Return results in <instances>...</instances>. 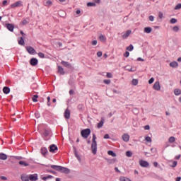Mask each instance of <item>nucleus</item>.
<instances>
[{"label":"nucleus","instance_id":"c85d7f7f","mask_svg":"<svg viewBox=\"0 0 181 181\" xmlns=\"http://www.w3.org/2000/svg\"><path fill=\"white\" fill-rule=\"evenodd\" d=\"M52 178H53V176L47 175L46 177H42V180L46 181V180H47V179H52Z\"/></svg>","mask_w":181,"mask_h":181},{"label":"nucleus","instance_id":"5fc2aeb1","mask_svg":"<svg viewBox=\"0 0 181 181\" xmlns=\"http://www.w3.org/2000/svg\"><path fill=\"white\" fill-rule=\"evenodd\" d=\"M104 139H110V135L108 134H105Z\"/></svg>","mask_w":181,"mask_h":181},{"label":"nucleus","instance_id":"c756f323","mask_svg":"<svg viewBox=\"0 0 181 181\" xmlns=\"http://www.w3.org/2000/svg\"><path fill=\"white\" fill-rule=\"evenodd\" d=\"M18 163L19 165H21V166H29V164L25 161H19Z\"/></svg>","mask_w":181,"mask_h":181},{"label":"nucleus","instance_id":"0e129e2a","mask_svg":"<svg viewBox=\"0 0 181 181\" xmlns=\"http://www.w3.org/2000/svg\"><path fill=\"white\" fill-rule=\"evenodd\" d=\"M76 13V15H80V13H81V11L77 10Z\"/></svg>","mask_w":181,"mask_h":181},{"label":"nucleus","instance_id":"412c9836","mask_svg":"<svg viewBox=\"0 0 181 181\" xmlns=\"http://www.w3.org/2000/svg\"><path fill=\"white\" fill-rule=\"evenodd\" d=\"M18 45H21V46H25V40H23V37H20L18 40Z\"/></svg>","mask_w":181,"mask_h":181},{"label":"nucleus","instance_id":"bb28decb","mask_svg":"<svg viewBox=\"0 0 181 181\" xmlns=\"http://www.w3.org/2000/svg\"><path fill=\"white\" fill-rule=\"evenodd\" d=\"M108 155H110V156H112L113 158H115V156H117V154L115 153H114V151H109L107 152Z\"/></svg>","mask_w":181,"mask_h":181},{"label":"nucleus","instance_id":"e2e57ef3","mask_svg":"<svg viewBox=\"0 0 181 181\" xmlns=\"http://www.w3.org/2000/svg\"><path fill=\"white\" fill-rule=\"evenodd\" d=\"M153 166H154L155 168H158V162H154V163H153Z\"/></svg>","mask_w":181,"mask_h":181},{"label":"nucleus","instance_id":"1a4fd4ad","mask_svg":"<svg viewBox=\"0 0 181 181\" xmlns=\"http://www.w3.org/2000/svg\"><path fill=\"white\" fill-rule=\"evenodd\" d=\"M131 33H132V31H131L130 30H127L124 33H122V39H127L129 36V35H131Z\"/></svg>","mask_w":181,"mask_h":181},{"label":"nucleus","instance_id":"4be33fe9","mask_svg":"<svg viewBox=\"0 0 181 181\" xmlns=\"http://www.w3.org/2000/svg\"><path fill=\"white\" fill-rule=\"evenodd\" d=\"M58 73H59L62 76L64 74V69L62 66H58Z\"/></svg>","mask_w":181,"mask_h":181},{"label":"nucleus","instance_id":"aec40b11","mask_svg":"<svg viewBox=\"0 0 181 181\" xmlns=\"http://www.w3.org/2000/svg\"><path fill=\"white\" fill-rule=\"evenodd\" d=\"M21 180L22 181H29L30 180L29 175H21Z\"/></svg>","mask_w":181,"mask_h":181},{"label":"nucleus","instance_id":"3c124183","mask_svg":"<svg viewBox=\"0 0 181 181\" xmlns=\"http://www.w3.org/2000/svg\"><path fill=\"white\" fill-rule=\"evenodd\" d=\"M75 156L76 158H77L78 160H81V158H80V156H78V154H77V153H75Z\"/></svg>","mask_w":181,"mask_h":181},{"label":"nucleus","instance_id":"c9c22d12","mask_svg":"<svg viewBox=\"0 0 181 181\" xmlns=\"http://www.w3.org/2000/svg\"><path fill=\"white\" fill-rule=\"evenodd\" d=\"M99 39L100 40H101V42H105V36L101 35L99 36Z\"/></svg>","mask_w":181,"mask_h":181},{"label":"nucleus","instance_id":"e433bc0d","mask_svg":"<svg viewBox=\"0 0 181 181\" xmlns=\"http://www.w3.org/2000/svg\"><path fill=\"white\" fill-rule=\"evenodd\" d=\"M132 83L133 86H137V84H138V80H137V79H133V80L132 81Z\"/></svg>","mask_w":181,"mask_h":181},{"label":"nucleus","instance_id":"dca6fc26","mask_svg":"<svg viewBox=\"0 0 181 181\" xmlns=\"http://www.w3.org/2000/svg\"><path fill=\"white\" fill-rule=\"evenodd\" d=\"M0 159L1 160H6L8 159V156L4 153H0Z\"/></svg>","mask_w":181,"mask_h":181},{"label":"nucleus","instance_id":"39448f33","mask_svg":"<svg viewBox=\"0 0 181 181\" xmlns=\"http://www.w3.org/2000/svg\"><path fill=\"white\" fill-rule=\"evenodd\" d=\"M25 49L28 53H29V54H36V50L35 49L34 47L28 46V47H26Z\"/></svg>","mask_w":181,"mask_h":181},{"label":"nucleus","instance_id":"6e6552de","mask_svg":"<svg viewBox=\"0 0 181 181\" xmlns=\"http://www.w3.org/2000/svg\"><path fill=\"white\" fill-rule=\"evenodd\" d=\"M153 90H156V91H159L160 90V83L159 81H156L153 86Z\"/></svg>","mask_w":181,"mask_h":181},{"label":"nucleus","instance_id":"4d7b16f0","mask_svg":"<svg viewBox=\"0 0 181 181\" xmlns=\"http://www.w3.org/2000/svg\"><path fill=\"white\" fill-rule=\"evenodd\" d=\"M92 45L93 46H97V40L92 41Z\"/></svg>","mask_w":181,"mask_h":181},{"label":"nucleus","instance_id":"c03bdc74","mask_svg":"<svg viewBox=\"0 0 181 181\" xmlns=\"http://www.w3.org/2000/svg\"><path fill=\"white\" fill-rule=\"evenodd\" d=\"M145 139L147 142H152V139L150 136H146Z\"/></svg>","mask_w":181,"mask_h":181},{"label":"nucleus","instance_id":"f704fd0d","mask_svg":"<svg viewBox=\"0 0 181 181\" xmlns=\"http://www.w3.org/2000/svg\"><path fill=\"white\" fill-rule=\"evenodd\" d=\"M103 125H104V121L101 120V121L98 124V128H103Z\"/></svg>","mask_w":181,"mask_h":181},{"label":"nucleus","instance_id":"ea45409f","mask_svg":"<svg viewBox=\"0 0 181 181\" xmlns=\"http://www.w3.org/2000/svg\"><path fill=\"white\" fill-rule=\"evenodd\" d=\"M50 134V131L49 130H45L44 131V135L45 136H48V135Z\"/></svg>","mask_w":181,"mask_h":181},{"label":"nucleus","instance_id":"bf43d9fd","mask_svg":"<svg viewBox=\"0 0 181 181\" xmlns=\"http://www.w3.org/2000/svg\"><path fill=\"white\" fill-rule=\"evenodd\" d=\"M28 22L26 20H23V21H22V24H23V25H28Z\"/></svg>","mask_w":181,"mask_h":181},{"label":"nucleus","instance_id":"cd10ccee","mask_svg":"<svg viewBox=\"0 0 181 181\" xmlns=\"http://www.w3.org/2000/svg\"><path fill=\"white\" fill-rule=\"evenodd\" d=\"M37 98H39V95H34L32 98L33 103H37Z\"/></svg>","mask_w":181,"mask_h":181},{"label":"nucleus","instance_id":"423d86ee","mask_svg":"<svg viewBox=\"0 0 181 181\" xmlns=\"http://www.w3.org/2000/svg\"><path fill=\"white\" fill-rule=\"evenodd\" d=\"M139 165L141 168H149V163L148 161H145L144 160H139Z\"/></svg>","mask_w":181,"mask_h":181},{"label":"nucleus","instance_id":"f257e3e1","mask_svg":"<svg viewBox=\"0 0 181 181\" xmlns=\"http://www.w3.org/2000/svg\"><path fill=\"white\" fill-rule=\"evenodd\" d=\"M50 168H52V169H54V170H57V172H60V173H64L65 175H69V173H70V169L66 167L52 165H50Z\"/></svg>","mask_w":181,"mask_h":181},{"label":"nucleus","instance_id":"69168bd1","mask_svg":"<svg viewBox=\"0 0 181 181\" xmlns=\"http://www.w3.org/2000/svg\"><path fill=\"white\" fill-rule=\"evenodd\" d=\"M138 62H144V59L141 58V57H139L137 59Z\"/></svg>","mask_w":181,"mask_h":181},{"label":"nucleus","instance_id":"79ce46f5","mask_svg":"<svg viewBox=\"0 0 181 181\" xmlns=\"http://www.w3.org/2000/svg\"><path fill=\"white\" fill-rule=\"evenodd\" d=\"M38 56L39 57H40L41 59H45V54L42 53V52H39L38 53Z\"/></svg>","mask_w":181,"mask_h":181},{"label":"nucleus","instance_id":"9b49d317","mask_svg":"<svg viewBox=\"0 0 181 181\" xmlns=\"http://www.w3.org/2000/svg\"><path fill=\"white\" fill-rule=\"evenodd\" d=\"M28 177H29L30 180H31V181L37 180V175H36V174L30 175H28Z\"/></svg>","mask_w":181,"mask_h":181},{"label":"nucleus","instance_id":"49530a36","mask_svg":"<svg viewBox=\"0 0 181 181\" xmlns=\"http://www.w3.org/2000/svg\"><path fill=\"white\" fill-rule=\"evenodd\" d=\"M171 166L172 168H176V166H177V161H173V165Z\"/></svg>","mask_w":181,"mask_h":181},{"label":"nucleus","instance_id":"f8f14e48","mask_svg":"<svg viewBox=\"0 0 181 181\" xmlns=\"http://www.w3.org/2000/svg\"><path fill=\"white\" fill-rule=\"evenodd\" d=\"M61 64H62L63 66H64V67H67L68 69H71V64L65 62V61H62L61 62Z\"/></svg>","mask_w":181,"mask_h":181},{"label":"nucleus","instance_id":"0eeeda50","mask_svg":"<svg viewBox=\"0 0 181 181\" xmlns=\"http://www.w3.org/2000/svg\"><path fill=\"white\" fill-rule=\"evenodd\" d=\"M40 153L42 155V156L46 158V155H47V153H49V151H47V148H46V147H42L40 149Z\"/></svg>","mask_w":181,"mask_h":181},{"label":"nucleus","instance_id":"8fccbe9b","mask_svg":"<svg viewBox=\"0 0 181 181\" xmlns=\"http://www.w3.org/2000/svg\"><path fill=\"white\" fill-rule=\"evenodd\" d=\"M155 81V79L153 78H151L148 81V84H152Z\"/></svg>","mask_w":181,"mask_h":181},{"label":"nucleus","instance_id":"680f3d73","mask_svg":"<svg viewBox=\"0 0 181 181\" xmlns=\"http://www.w3.org/2000/svg\"><path fill=\"white\" fill-rule=\"evenodd\" d=\"M175 159H176L177 160H179V159H180V155L176 156L175 157Z\"/></svg>","mask_w":181,"mask_h":181},{"label":"nucleus","instance_id":"4468645a","mask_svg":"<svg viewBox=\"0 0 181 181\" xmlns=\"http://www.w3.org/2000/svg\"><path fill=\"white\" fill-rule=\"evenodd\" d=\"M122 139L124 142H128L129 141V136L128 134H124L122 135Z\"/></svg>","mask_w":181,"mask_h":181},{"label":"nucleus","instance_id":"a211bd4d","mask_svg":"<svg viewBox=\"0 0 181 181\" xmlns=\"http://www.w3.org/2000/svg\"><path fill=\"white\" fill-rule=\"evenodd\" d=\"M11 92V89L9 88V87L8 86H5L4 88H3V93L4 94H9V93Z\"/></svg>","mask_w":181,"mask_h":181},{"label":"nucleus","instance_id":"13d9d810","mask_svg":"<svg viewBox=\"0 0 181 181\" xmlns=\"http://www.w3.org/2000/svg\"><path fill=\"white\" fill-rule=\"evenodd\" d=\"M148 19H149V21H150L151 22H153V16H150L148 17Z\"/></svg>","mask_w":181,"mask_h":181},{"label":"nucleus","instance_id":"58836bf2","mask_svg":"<svg viewBox=\"0 0 181 181\" xmlns=\"http://www.w3.org/2000/svg\"><path fill=\"white\" fill-rule=\"evenodd\" d=\"M173 30L174 32H179V27L177 25H175L173 28Z\"/></svg>","mask_w":181,"mask_h":181},{"label":"nucleus","instance_id":"473e14b6","mask_svg":"<svg viewBox=\"0 0 181 181\" xmlns=\"http://www.w3.org/2000/svg\"><path fill=\"white\" fill-rule=\"evenodd\" d=\"M119 180L120 181H131V180H129V178L125 177H121Z\"/></svg>","mask_w":181,"mask_h":181},{"label":"nucleus","instance_id":"f3484780","mask_svg":"<svg viewBox=\"0 0 181 181\" xmlns=\"http://www.w3.org/2000/svg\"><path fill=\"white\" fill-rule=\"evenodd\" d=\"M64 117L66 118V119H70V110L69 109H66L64 112Z\"/></svg>","mask_w":181,"mask_h":181},{"label":"nucleus","instance_id":"393cba45","mask_svg":"<svg viewBox=\"0 0 181 181\" xmlns=\"http://www.w3.org/2000/svg\"><path fill=\"white\" fill-rule=\"evenodd\" d=\"M174 94H175V95H180V94H181L180 89L176 88L175 90H174Z\"/></svg>","mask_w":181,"mask_h":181},{"label":"nucleus","instance_id":"4c0bfd02","mask_svg":"<svg viewBox=\"0 0 181 181\" xmlns=\"http://www.w3.org/2000/svg\"><path fill=\"white\" fill-rule=\"evenodd\" d=\"M103 83H104L105 84H111V80H110V79H105V80L103 81Z\"/></svg>","mask_w":181,"mask_h":181},{"label":"nucleus","instance_id":"6e6d98bb","mask_svg":"<svg viewBox=\"0 0 181 181\" xmlns=\"http://www.w3.org/2000/svg\"><path fill=\"white\" fill-rule=\"evenodd\" d=\"M97 56H98V57H101V56H103V52H98Z\"/></svg>","mask_w":181,"mask_h":181},{"label":"nucleus","instance_id":"338daca9","mask_svg":"<svg viewBox=\"0 0 181 181\" xmlns=\"http://www.w3.org/2000/svg\"><path fill=\"white\" fill-rule=\"evenodd\" d=\"M6 4H8V1L6 0L3 1V5H6Z\"/></svg>","mask_w":181,"mask_h":181},{"label":"nucleus","instance_id":"052dcab7","mask_svg":"<svg viewBox=\"0 0 181 181\" xmlns=\"http://www.w3.org/2000/svg\"><path fill=\"white\" fill-rule=\"evenodd\" d=\"M0 179H1V180H7L6 177H5V176H1Z\"/></svg>","mask_w":181,"mask_h":181},{"label":"nucleus","instance_id":"72a5a7b5","mask_svg":"<svg viewBox=\"0 0 181 181\" xmlns=\"http://www.w3.org/2000/svg\"><path fill=\"white\" fill-rule=\"evenodd\" d=\"M126 156H127V158H131L132 156V152L129 151H127L126 152Z\"/></svg>","mask_w":181,"mask_h":181},{"label":"nucleus","instance_id":"9d476101","mask_svg":"<svg viewBox=\"0 0 181 181\" xmlns=\"http://www.w3.org/2000/svg\"><path fill=\"white\" fill-rule=\"evenodd\" d=\"M6 27L8 30H10V32H13V29H15V26L13 25V24L11 23L6 24Z\"/></svg>","mask_w":181,"mask_h":181},{"label":"nucleus","instance_id":"a18cd8bd","mask_svg":"<svg viewBox=\"0 0 181 181\" xmlns=\"http://www.w3.org/2000/svg\"><path fill=\"white\" fill-rule=\"evenodd\" d=\"M106 76H107V78H112V74H111L110 72H108Z\"/></svg>","mask_w":181,"mask_h":181},{"label":"nucleus","instance_id":"603ef678","mask_svg":"<svg viewBox=\"0 0 181 181\" xmlns=\"http://www.w3.org/2000/svg\"><path fill=\"white\" fill-rule=\"evenodd\" d=\"M144 129H145L146 131H149V129H151V127H149V125H146V126L144 127Z\"/></svg>","mask_w":181,"mask_h":181},{"label":"nucleus","instance_id":"7ed1b4c3","mask_svg":"<svg viewBox=\"0 0 181 181\" xmlns=\"http://www.w3.org/2000/svg\"><path fill=\"white\" fill-rule=\"evenodd\" d=\"M90 134H91V130L90 129H83L81 132V136L85 139H87L88 136H90Z\"/></svg>","mask_w":181,"mask_h":181},{"label":"nucleus","instance_id":"ddd939ff","mask_svg":"<svg viewBox=\"0 0 181 181\" xmlns=\"http://www.w3.org/2000/svg\"><path fill=\"white\" fill-rule=\"evenodd\" d=\"M38 63L37 59L33 58L30 59V64L31 66H37Z\"/></svg>","mask_w":181,"mask_h":181},{"label":"nucleus","instance_id":"20e7f679","mask_svg":"<svg viewBox=\"0 0 181 181\" xmlns=\"http://www.w3.org/2000/svg\"><path fill=\"white\" fill-rule=\"evenodd\" d=\"M57 151H59V148H57V146L54 144H52L49 146V152H51L52 153H56Z\"/></svg>","mask_w":181,"mask_h":181},{"label":"nucleus","instance_id":"b1692460","mask_svg":"<svg viewBox=\"0 0 181 181\" xmlns=\"http://www.w3.org/2000/svg\"><path fill=\"white\" fill-rule=\"evenodd\" d=\"M170 67H177L179 64L177 62H173L170 63Z\"/></svg>","mask_w":181,"mask_h":181},{"label":"nucleus","instance_id":"774afa93","mask_svg":"<svg viewBox=\"0 0 181 181\" xmlns=\"http://www.w3.org/2000/svg\"><path fill=\"white\" fill-rule=\"evenodd\" d=\"M181 180V177H177L175 180V181H180Z\"/></svg>","mask_w":181,"mask_h":181},{"label":"nucleus","instance_id":"6ab92c4d","mask_svg":"<svg viewBox=\"0 0 181 181\" xmlns=\"http://www.w3.org/2000/svg\"><path fill=\"white\" fill-rule=\"evenodd\" d=\"M44 4H45V6H52L53 3L50 0H45Z\"/></svg>","mask_w":181,"mask_h":181},{"label":"nucleus","instance_id":"2f4dec72","mask_svg":"<svg viewBox=\"0 0 181 181\" xmlns=\"http://www.w3.org/2000/svg\"><path fill=\"white\" fill-rule=\"evenodd\" d=\"M127 50H129V52H132L134 50V45H130L129 47H127Z\"/></svg>","mask_w":181,"mask_h":181},{"label":"nucleus","instance_id":"7c9ffc66","mask_svg":"<svg viewBox=\"0 0 181 181\" xmlns=\"http://www.w3.org/2000/svg\"><path fill=\"white\" fill-rule=\"evenodd\" d=\"M126 70H127L128 71H131V72L135 71V69H133L132 66H126Z\"/></svg>","mask_w":181,"mask_h":181},{"label":"nucleus","instance_id":"de8ad7c7","mask_svg":"<svg viewBox=\"0 0 181 181\" xmlns=\"http://www.w3.org/2000/svg\"><path fill=\"white\" fill-rule=\"evenodd\" d=\"M176 22H177V20L176 18H172L170 20V23H176Z\"/></svg>","mask_w":181,"mask_h":181},{"label":"nucleus","instance_id":"2eb2a0df","mask_svg":"<svg viewBox=\"0 0 181 181\" xmlns=\"http://www.w3.org/2000/svg\"><path fill=\"white\" fill-rule=\"evenodd\" d=\"M21 5H22V1H16V3L11 5V8H16Z\"/></svg>","mask_w":181,"mask_h":181},{"label":"nucleus","instance_id":"09e8293b","mask_svg":"<svg viewBox=\"0 0 181 181\" xmlns=\"http://www.w3.org/2000/svg\"><path fill=\"white\" fill-rule=\"evenodd\" d=\"M158 18H159V19H162V18H163V13L159 12L158 13Z\"/></svg>","mask_w":181,"mask_h":181},{"label":"nucleus","instance_id":"864d4df0","mask_svg":"<svg viewBox=\"0 0 181 181\" xmlns=\"http://www.w3.org/2000/svg\"><path fill=\"white\" fill-rule=\"evenodd\" d=\"M124 57H129V52H126L124 54Z\"/></svg>","mask_w":181,"mask_h":181},{"label":"nucleus","instance_id":"37998d69","mask_svg":"<svg viewBox=\"0 0 181 181\" xmlns=\"http://www.w3.org/2000/svg\"><path fill=\"white\" fill-rule=\"evenodd\" d=\"M175 10H177V9H181V4H178L175 6Z\"/></svg>","mask_w":181,"mask_h":181},{"label":"nucleus","instance_id":"f03ea898","mask_svg":"<svg viewBox=\"0 0 181 181\" xmlns=\"http://www.w3.org/2000/svg\"><path fill=\"white\" fill-rule=\"evenodd\" d=\"M97 136H95V134H93V139H92V144H91V151L93 155H97Z\"/></svg>","mask_w":181,"mask_h":181},{"label":"nucleus","instance_id":"a19ab883","mask_svg":"<svg viewBox=\"0 0 181 181\" xmlns=\"http://www.w3.org/2000/svg\"><path fill=\"white\" fill-rule=\"evenodd\" d=\"M87 6H95V3L88 2Z\"/></svg>","mask_w":181,"mask_h":181},{"label":"nucleus","instance_id":"a878e982","mask_svg":"<svg viewBox=\"0 0 181 181\" xmlns=\"http://www.w3.org/2000/svg\"><path fill=\"white\" fill-rule=\"evenodd\" d=\"M175 141H176V139L175 138V136H170L168 139V142H170V144H173V142H175Z\"/></svg>","mask_w":181,"mask_h":181},{"label":"nucleus","instance_id":"5701e85b","mask_svg":"<svg viewBox=\"0 0 181 181\" xmlns=\"http://www.w3.org/2000/svg\"><path fill=\"white\" fill-rule=\"evenodd\" d=\"M144 32H145V33H151V32H152V28H151V27H146L144 28Z\"/></svg>","mask_w":181,"mask_h":181}]
</instances>
